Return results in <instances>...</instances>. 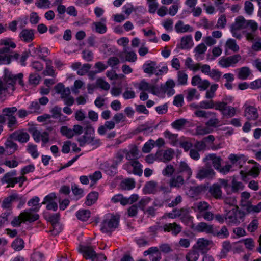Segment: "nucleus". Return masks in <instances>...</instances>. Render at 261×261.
<instances>
[{
    "instance_id": "1",
    "label": "nucleus",
    "mask_w": 261,
    "mask_h": 261,
    "mask_svg": "<svg viewBox=\"0 0 261 261\" xmlns=\"http://www.w3.org/2000/svg\"><path fill=\"white\" fill-rule=\"evenodd\" d=\"M3 77V80L0 79V94H12L15 90L17 81L21 86L24 85L22 73L14 74L9 69L5 68Z\"/></svg>"
},
{
    "instance_id": "2",
    "label": "nucleus",
    "mask_w": 261,
    "mask_h": 261,
    "mask_svg": "<svg viewBox=\"0 0 261 261\" xmlns=\"http://www.w3.org/2000/svg\"><path fill=\"white\" fill-rule=\"evenodd\" d=\"M119 217L112 214L106 215L101 222L100 230L103 233H111L119 225Z\"/></svg>"
},
{
    "instance_id": "3",
    "label": "nucleus",
    "mask_w": 261,
    "mask_h": 261,
    "mask_svg": "<svg viewBox=\"0 0 261 261\" xmlns=\"http://www.w3.org/2000/svg\"><path fill=\"white\" fill-rule=\"evenodd\" d=\"M38 211V208H29L25 210L20 214L19 217H15L11 222L13 227L20 226L22 222H34L39 218V215L37 214H33L32 212Z\"/></svg>"
},
{
    "instance_id": "4",
    "label": "nucleus",
    "mask_w": 261,
    "mask_h": 261,
    "mask_svg": "<svg viewBox=\"0 0 261 261\" xmlns=\"http://www.w3.org/2000/svg\"><path fill=\"white\" fill-rule=\"evenodd\" d=\"M246 213L239 210L238 206L229 211L225 215V221L230 226H237L243 221Z\"/></svg>"
},
{
    "instance_id": "5",
    "label": "nucleus",
    "mask_w": 261,
    "mask_h": 261,
    "mask_svg": "<svg viewBox=\"0 0 261 261\" xmlns=\"http://www.w3.org/2000/svg\"><path fill=\"white\" fill-rule=\"evenodd\" d=\"M123 169L126 170L129 174L141 176L143 173L142 165L138 161L128 162L123 165Z\"/></svg>"
},
{
    "instance_id": "6",
    "label": "nucleus",
    "mask_w": 261,
    "mask_h": 261,
    "mask_svg": "<svg viewBox=\"0 0 261 261\" xmlns=\"http://www.w3.org/2000/svg\"><path fill=\"white\" fill-rule=\"evenodd\" d=\"M206 166L210 167L213 166L217 170L220 169L222 159L221 157L217 156L216 154H208L205 156L203 160Z\"/></svg>"
},
{
    "instance_id": "7",
    "label": "nucleus",
    "mask_w": 261,
    "mask_h": 261,
    "mask_svg": "<svg viewBox=\"0 0 261 261\" xmlns=\"http://www.w3.org/2000/svg\"><path fill=\"white\" fill-rule=\"evenodd\" d=\"M77 142L79 143V145L81 147H84L86 144H91L92 146H99L100 140L99 139H95L94 137L92 135H86L79 137L77 139Z\"/></svg>"
},
{
    "instance_id": "8",
    "label": "nucleus",
    "mask_w": 261,
    "mask_h": 261,
    "mask_svg": "<svg viewBox=\"0 0 261 261\" xmlns=\"http://www.w3.org/2000/svg\"><path fill=\"white\" fill-rule=\"evenodd\" d=\"M241 59L239 55H234L226 58H222L219 61V64L223 68L233 66Z\"/></svg>"
},
{
    "instance_id": "9",
    "label": "nucleus",
    "mask_w": 261,
    "mask_h": 261,
    "mask_svg": "<svg viewBox=\"0 0 261 261\" xmlns=\"http://www.w3.org/2000/svg\"><path fill=\"white\" fill-rule=\"evenodd\" d=\"M9 138L24 143L29 140L30 136L27 132H24L23 130H17L10 134Z\"/></svg>"
},
{
    "instance_id": "10",
    "label": "nucleus",
    "mask_w": 261,
    "mask_h": 261,
    "mask_svg": "<svg viewBox=\"0 0 261 261\" xmlns=\"http://www.w3.org/2000/svg\"><path fill=\"white\" fill-rule=\"evenodd\" d=\"M99 168L106 174L110 176H114L117 173V168L116 166L111 164L109 161H106L101 163Z\"/></svg>"
},
{
    "instance_id": "11",
    "label": "nucleus",
    "mask_w": 261,
    "mask_h": 261,
    "mask_svg": "<svg viewBox=\"0 0 261 261\" xmlns=\"http://www.w3.org/2000/svg\"><path fill=\"white\" fill-rule=\"evenodd\" d=\"M175 155V151L172 148H168L165 150H161L158 152L156 155L160 160L163 162L170 161Z\"/></svg>"
},
{
    "instance_id": "12",
    "label": "nucleus",
    "mask_w": 261,
    "mask_h": 261,
    "mask_svg": "<svg viewBox=\"0 0 261 261\" xmlns=\"http://www.w3.org/2000/svg\"><path fill=\"white\" fill-rule=\"evenodd\" d=\"M163 230L165 232H170L175 236H177L182 230V227L176 223H166L163 225Z\"/></svg>"
},
{
    "instance_id": "13",
    "label": "nucleus",
    "mask_w": 261,
    "mask_h": 261,
    "mask_svg": "<svg viewBox=\"0 0 261 261\" xmlns=\"http://www.w3.org/2000/svg\"><path fill=\"white\" fill-rule=\"evenodd\" d=\"M79 251L83 254L85 259H91L92 261L96 253L93 247L91 246H80Z\"/></svg>"
},
{
    "instance_id": "14",
    "label": "nucleus",
    "mask_w": 261,
    "mask_h": 261,
    "mask_svg": "<svg viewBox=\"0 0 261 261\" xmlns=\"http://www.w3.org/2000/svg\"><path fill=\"white\" fill-rule=\"evenodd\" d=\"M215 174V172L212 167L206 166L200 169L197 172L196 177L199 179H202L205 178L212 177Z\"/></svg>"
},
{
    "instance_id": "15",
    "label": "nucleus",
    "mask_w": 261,
    "mask_h": 261,
    "mask_svg": "<svg viewBox=\"0 0 261 261\" xmlns=\"http://www.w3.org/2000/svg\"><path fill=\"white\" fill-rule=\"evenodd\" d=\"M51 113V118L58 119L60 122H64L68 120L67 117L62 113V108L56 106L50 111Z\"/></svg>"
},
{
    "instance_id": "16",
    "label": "nucleus",
    "mask_w": 261,
    "mask_h": 261,
    "mask_svg": "<svg viewBox=\"0 0 261 261\" xmlns=\"http://www.w3.org/2000/svg\"><path fill=\"white\" fill-rule=\"evenodd\" d=\"M175 86L174 81L172 79H169L165 84L161 85V91L162 92L166 93L168 96H171L175 92L173 89Z\"/></svg>"
},
{
    "instance_id": "17",
    "label": "nucleus",
    "mask_w": 261,
    "mask_h": 261,
    "mask_svg": "<svg viewBox=\"0 0 261 261\" xmlns=\"http://www.w3.org/2000/svg\"><path fill=\"white\" fill-rule=\"evenodd\" d=\"M139 89L142 91H146L151 92L154 95H156L159 93V90L155 85L150 84L146 82L145 80H143L139 84Z\"/></svg>"
},
{
    "instance_id": "18",
    "label": "nucleus",
    "mask_w": 261,
    "mask_h": 261,
    "mask_svg": "<svg viewBox=\"0 0 261 261\" xmlns=\"http://www.w3.org/2000/svg\"><path fill=\"white\" fill-rule=\"evenodd\" d=\"M32 54H31V56L32 57H36L38 56V57L44 61H46L45 57L49 54V50L46 47L41 48L39 47L38 48L34 47L32 49Z\"/></svg>"
},
{
    "instance_id": "19",
    "label": "nucleus",
    "mask_w": 261,
    "mask_h": 261,
    "mask_svg": "<svg viewBox=\"0 0 261 261\" xmlns=\"http://www.w3.org/2000/svg\"><path fill=\"white\" fill-rule=\"evenodd\" d=\"M10 46H5L0 49V59L3 64H8L10 63V59L9 55L12 53Z\"/></svg>"
},
{
    "instance_id": "20",
    "label": "nucleus",
    "mask_w": 261,
    "mask_h": 261,
    "mask_svg": "<svg viewBox=\"0 0 261 261\" xmlns=\"http://www.w3.org/2000/svg\"><path fill=\"white\" fill-rule=\"evenodd\" d=\"M56 92L61 95V98L63 99L70 95V89L69 87H65L64 85L61 83H58L55 87Z\"/></svg>"
},
{
    "instance_id": "21",
    "label": "nucleus",
    "mask_w": 261,
    "mask_h": 261,
    "mask_svg": "<svg viewBox=\"0 0 261 261\" xmlns=\"http://www.w3.org/2000/svg\"><path fill=\"white\" fill-rule=\"evenodd\" d=\"M244 107V115L247 119L254 120L258 118V113L255 108L250 106H247L246 105H245Z\"/></svg>"
},
{
    "instance_id": "22",
    "label": "nucleus",
    "mask_w": 261,
    "mask_h": 261,
    "mask_svg": "<svg viewBox=\"0 0 261 261\" xmlns=\"http://www.w3.org/2000/svg\"><path fill=\"white\" fill-rule=\"evenodd\" d=\"M34 30L32 29H23L19 34V37L23 41L29 43L31 42L34 37Z\"/></svg>"
},
{
    "instance_id": "23",
    "label": "nucleus",
    "mask_w": 261,
    "mask_h": 261,
    "mask_svg": "<svg viewBox=\"0 0 261 261\" xmlns=\"http://www.w3.org/2000/svg\"><path fill=\"white\" fill-rule=\"evenodd\" d=\"M143 71L149 74H154L157 68L156 63L154 61H147L142 66Z\"/></svg>"
},
{
    "instance_id": "24",
    "label": "nucleus",
    "mask_w": 261,
    "mask_h": 261,
    "mask_svg": "<svg viewBox=\"0 0 261 261\" xmlns=\"http://www.w3.org/2000/svg\"><path fill=\"white\" fill-rule=\"evenodd\" d=\"M209 192L217 199L222 198V192L221 189V186L219 184H215L210 187Z\"/></svg>"
},
{
    "instance_id": "25",
    "label": "nucleus",
    "mask_w": 261,
    "mask_h": 261,
    "mask_svg": "<svg viewBox=\"0 0 261 261\" xmlns=\"http://www.w3.org/2000/svg\"><path fill=\"white\" fill-rule=\"evenodd\" d=\"M184 184V179L181 175H177L173 176L169 181V186L170 188L181 187Z\"/></svg>"
},
{
    "instance_id": "26",
    "label": "nucleus",
    "mask_w": 261,
    "mask_h": 261,
    "mask_svg": "<svg viewBox=\"0 0 261 261\" xmlns=\"http://www.w3.org/2000/svg\"><path fill=\"white\" fill-rule=\"evenodd\" d=\"M246 20L242 16L236 18L235 22L230 27V29L241 30L245 28Z\"/></svg>"
},
{
    "instance_id": "27",
    "label": "nucleus",
    "mask_w": 261,
    "mask_h": 261,
    "mask_svg": "<svg viewBox=\"0 0 261 261\" xmlns=\"http://www.w3.org/2000/svg\"><path fill=\"white\" fill-rule=\"evenodd\" d=\"M175 29L177 33L191 32L193 31V28L189 24L185 25L184 22L179 20L175 25Z\"/></svg>"
},
{
    "instance_id": "28",
    "label": "nucleus",
    "mask_w": 261,
    "mask_h": 261,
    "mask_svg": "<svg viewBox=\"0 0 261 261\" xmlns=\"http://www.w3.org/2000/svg\"><path fill=\"white\" fill-rule=\"evenodd\" d=\"M7 154L11 155L18 149L17 144L12 140L8 139L5 142Z\"/></svg>"
},
{
    "instance_id": "29",
    "label": "nucleus",
    "mask_w": 261,
    "mask_h": 261,
    "mask_svg": "<svg viewBox=\"0 0 261 261\" xmlns=\"http://www.w3.org/2000/svg\"><path fill=\"white\" fill-rule=\"evenodd\" d=\"M192 38L191 35H187L181 39L180 48L182 49H188L192 46Z\"/></svg>"
},
{
    "instance_id": "30",
    "label": "nucleus",
    "mask_w": 261,
    "mask_h": 261,
    "mask_svg": "<svg viewBox=\"0 0 261 261\" xmlns=\"http://www.w3.org/2000/svg\"><path fill=\"white\" fill-rule=\"evenodd\" d=\"M90 215L91 212L88 210L81 209L76 213L77 218L82 221H87L90 217Z\"/></svg>"
},
{
    "instance_id": "31",
    "label": "nucleus",
    "mask_w": 261,
    "mask_h": 261,
    "mask_svg": "<svg viewBox=\"0 0 261 261\" xmlns=\"http://www.w3.org/2000/svg\"><path fill=\"white\" fill-rule=\"evenodd\" d=\"M157 183L154 181L147 182L143 188V192L145 194L154 193L156 190Z\"/></svg>"
},
{
    "instance_id": "32",
    "label": "nucleus",
    "mask_w": 261,
    "mask_h": 261,
    "mask_svg": "<svg viewBox=\"0 0 261 261\" xmlns=\"http://www.w3.org/2000/svg\"><path fill=\"white\" fill-rule=\"evenodd\" d=\"M12 248L16 251H19L24 247V242L20 238H16L11 244Z\"/></svg>"
},
{
    "instance_id": "33",
    "label": "nucleus",
    "mask_w": 261,
    "mask_h": 261,
    "mask_svg": "<svg viewBox=\"0 0 261 261\" xmlns=\"http://www.w3.org/2000/svg\"><path fill=\"white\" fill-rule=\"evenodd\" d=\"M98 194L96 192H91L86 196L85 204L87 206H91L97 200Z\"/></svg>"
},
{
    "instance_id": "34",
    "label": "nucleus",
    "mask_w": 261,
    "mask_h": 261,
    "mask_svg": "<svg viewBox=\"0 0 261 261\" xmlns=\"http://www.w3.org/2000/svg\"><path fill=\"white\" fill-rule=\"evenodd\" d=\"M164 137L168 139L170 141V143L173 145L176 146L178 142V135L176 134H173L168 130H166L164 133Z\"/></svg>"
},
{
    "instance_id": "35",
    "label": "nucleus",
    "mask_w": 261,
    "mask_h": 261,
    "mask_svg": "<svg viewBox=\"0 0 261 261\" xmlns=\"http://www.w3.org/2000/svg\"><path fill=\"white\" fill-rule=\"evenodd\" d=\"M135 187V181L133 178H127L121 182V187L124 190H130Z\"/></svg>"
},
{
    "instance_id": "36",
    "label": "nucleus",
    "mask_w": 261,
    "mask_h": 261,
    "mask_svg": "<svg viewBox=\"0 0 261 261\" xmlns=\"http://www.w3.org/2000/svg\"><path fill=\"white\" fill-rule=\"evenodd\" d=\"M194 206L196 209L195 211H197L200 213H204L211 208V206L209 204L205 201H200L197 202L194 204Z\"/></svg>"
},
{
    "instance_id": "37",
    "label": "nucleus",
    "mask_w": 261,
    "mask_h": 261,
    "mask_svg": "<svg viewBox=\"0 0 261 261\" xmlns=\"http://www.w3.org/2000/svg\"><path fill=\"white\" fill-rule=\"evenodd\" d=\"M251 73V70L248 67H243L239 69L238 77L241 80H246Z\"/></svg>"
},
{
    "instance_id": "38",
    "label": "nucleus",
    "mask_w": 261,
    "mask_h": 261,
    "mask_svg": "<svg viewBox=\"0 0 261 261\" xmlns=\"http://www.w3.org/2000/svg\"><path fill=\"white\" fill-rule=\"evenodd\" d=\"M199 254L198 250L193 248L190 250L186 255L187 261H197L199 258Z\"/></svg>"
},
{
    "instance_id": "39",
    "label": "nucleus",
    "mask_w": 261,
    "mask_h": 261,
    "mask_svg": "<svg viewBox=\"0 0 261 261\" xmlns=\"http://www.w3.org/2000/svg\"><path fill=\"white\" fill-rule=\"evenodd\" d=\"M214 236L220 239H226L229 236V232L226 226H223L220 230H215Z\"/></svg>"
},
{
    "instance_id": "40",
    "label": "nucleus",
    "mask_w": 261,
    "mask_h": 261,
    "mask_svg": "<svg viewBox=\"0 0 261 261\" xmlns=\"http://www.w3.org/2000/svg\"><path fill=\"white\" fill-rule=\"evenodd\" d=\"M71 190L74 195L78 200L84 196V190L82 188H79V186L73 183L71 184Z\"/></svg>"
},
{
    "instance_id": "41",
    "label": "nucleus",
    "mask_w": 261,
    "mask_h": 261,
    "mask_svg": "<svg viewBox=\"0 0 261 261\" xmlns=\"http://www.w3.org/2000/svg\"><path fill=\"white\" fill-rule=\"evenodd\" d=\"M139 152L136 148L131 149L126 154V159L130 161H138Z\"/></svg>"
},
{
    "instance_id": "42",
    "label": "nucleus",
    "mask_w": 261,
    "mask_h": 261,
    "mask_svg": "<svg viewBox=\"0 0 261 261\" xmlns=\"http://www.w3.org/2000/svg\"><path fill=\"white\" fill-rule=\"evenodd\" d=\"M29 114L37 113L40 114L41 110L39 103L37 101H32L29 106Z\"/></svg>"
},
{
    "instance_id": "43",
    "label": "nucleus",
    "mask_w": 261,
    "mask_h": 261,
    "mask_svg": "<svg viewBox=\"0 0 261 261\" xmlns=\"http://www.w3.org/2000/svg\"><path fill=\"white\" fill-rule=\"evenodd\" d=\"M124 54L125 56V61L130 62H134L137 60V55L134 51H128L126 50L122 53L120 57H122Z\"/></svg>"
},
{
    "instance_id": "44",
    "label": "nucleus",
    "mask_w": 261,
    "mask_h": 261,
    "mask_svg": "<svg viewBox=\"0 0 261 261\" xmlns=\"http://www.w3.org/2000/svg\"><path fill=\"white\" fill-rule=\"evenodd\" d=\"M243 189V186L241 182L237 181L235 179H233L232 181V185L230 186V194L232 193H237L238 192L239 190H242Z\"/></svg>"
},
{
    "instance_id": "45",
    "label": "nucleus",
    "mask_w": 261,
    "mask_h": 261,
    "mask_svg": "<svg viewBox=\"0 0 261 261\" xmlns=\"http://www.w3.org/2000/svg\"><path fill=\"white\" fill-rule=\"evenodd\" d=\"M250 163H255V165L253 166L249 171V174L253 177H256L259 174L260 170H261V166L257 164L256 162L251 161H249Z\"/></svg>"
},
{
    "instance_id": "46",
    "label": "nucleus",
    "mask_w": 261,
    "mask_h": 261,
    "mask_svg": "<svg viewBox=\"0 0 261 261\" xmlns=\"http://www.w3.org/2000/svg\"><path fill=\"white\" fill-rule=\"evenodd\" d=\"M124 159V154L121 152H117L113 158L112 159V164L117 168L118 165L122 162Z\"/></svg>"
},
{
    "instance_id": "47",
    "label": "nucleus",
    "mask_w": 261,
    "mask_h": 261,
    "mask_svg": "<svg viewBox=\"0 0 261 261\" xmlns=\"http://www.w3.org/2000/svg\"><path fill=\"white\" fill-rule=\"evenodd\" d=\"M14 177H12L10 174H8L7 173L1 179V182L3 184L5 183L8 184V185L7 186V188L14 187Z\"/></svg>"
},
{
    "instance_id": "48",
    "label": "nucleus",
    "mask_w": 261,
    "mask_h": 261,
    "mask_svg": "<svg viewBox=\"0 0 261 261\" xmlns=\"http://www.w3.org/2000/svg\"><path fill=\"white\" fill-rule=\"evenodd\" d=\"M188 75L182 71H179L177 73L178 85H185L187 83Z\"/></svg>"
},
{
    "instance_id": "49",
    "label": "nucleus",
    "mask_w": 261,
    "mask_h": 261,
    "mask_svg": "<svg viewBox=\"0 0 261 261\" xmlns=\"http://www.w3.org/2000/svg\"><path fill=\"white\" fill-rule=\"evenodd\" d=\"M27 150L29 153L31 154V156L34 159H36L38 157L39 153L37 151V146L36 145L29 143L28 144Z\"/></svg>"
},
{
    "instance_id": "50",
    "label": "nucleus",
    "mask_w": 261,
    "mask_h": 261,
    "mask_svg": "<svg viewBox=\"0 0 261 261\" xmlns=\"http://www.w3.org/2000/svg\"><path fill=\"white\" fill-rule=\"evenodd\" d=\"M17 109L15 107L5 108L2 110L3 114L8 117V118L11 117H15L14 114L16 112Z\"/></svg>"
},
{
    "instance_id": "51",
    "label": "nucleus",
    "mask_w": 261,
    "mask_h": 261,
    "mask_svg": "<svg viewBox=\"0 0 261 261\" xmlns=\"http://www.w3.org/2000/svg\"><path fill=\"white\" fill-rule=\"evenodd\" d=\"M40 76L36 73H31L29 77V83L30 85L36 86L39 83Z\"/></svg>"
},
{
    "instance_id": "52",
    "label": "nucleus",
    "mask_w": 261,
    "mask_h": 261,
    "mask_svg": "<svg viewBox=\"0 0 261 261\" xmlns=\"http://www.w3.org/2000/svg\"><path fill=\"white\" fill-rule=\"evenodd\" d=\"M213 131V128L209 127L208 125L205 126H199L197 127L196 133L198 135H203L210 134Z\"/></svg>"
},
{
    "instance_id": "53",
    "label": "nucleus",
    "mask_w": 261,
    "mask_h": 261,
    "mask_svg": "<svg viewBox=\"0 0 261 261\" xmlns=\"http://www.w3.org/2000/svg\"><path fill=\"white\" fill-rule=\"evenodd\" d=\"M7 125L9 130L11 131L16 129L18 125V123L16 117H11V118H8Z\"/></svg>"
},
{
    "instance_id": "54",
    "label": "nucleus",
    "mask_w": 261,
    "mask_h": 261,
    "mask_svg": "<svg viewBox=\"0 0 261 261\" xmlns=\"http://www.w3.org/2000/svg\"><path fill=\"white\" fill-rule=\"evenodd\" d=\"M236 109L231 106H227L226 105L225 110L223 111L222 114L227 118L233 117L236 114Z\"/></svg>"
},
{
    "instance_id": "55",
    "label": "nucleus",
    "mask_w": 261,
    "mask_h": 261,
    "mask_svg": "<svg viewBox=\"0 0 261 261\" xmlns=\"http://www.w3.org/2000/svg\"><path fill=\"white\" fill-rule=\"evenodd\" d=\"M226 46L234 52L238 51L239 49V46L237 44L236 41L233 39H228L226 43Z\"/></svg>"
},
{
    "instance_id": "56",
    "label": "nucleus",
    "mask_w": 261,
    "mask_h": 261,
    "mask_svg": "<svg viewBox=\"0 0 261 261\" xmlns=\"http://www.w3.org/2000/svg\"><path fill=\"white\" fill-rule=\"evenodd\" d=\"M197 93V90L194 88H190L188 90V94L186 96V99L188 101H191L194 97L197 99H198L199 98V94L196 95Z\"/></svg>"
},
{
    "instance_id": "57",
    "label": "nucleus",
    "mask_w": 261,
    "mask_h": 261,
    "mask_svg": "<svg viewBox=\"0 0 261 261\" xmlns=\"http://www.w3.org/2000/svg\"><path fill=\"white\" fill-rule=\"evenodd\" d=\"M60 132L63 136L69 139H71L74 136L72 129L69 128L66 126H62L60 128Z\"/></svg>"
},
{
    "instance_id": "58",
    "label": "nucleus",
    "mask_w": 261,
    "mask_h": 261,
    "mask_svg": "<svg viewBox=\"0 0 261 261\" xmlns=\"http://www.w3.org/2000/svg\"><path fill=\"white\" fill-rule=\"evenodd\" d=\"M93 24L95 26V30L97 33L104 34L107 32L106 25L101 22H94Z\"/></svg>"
},
{
    "instance_id": "59",
    "label": "nucleus",
    "mask_w": 261,
    "mask_h": 261,
    "mask_svg": "<svg viewBox=\"0 0 261 261\" xmlns=\"http://www.w3.org/2000/svg\"><path fill=\"white\" fill-rule=\"evenodd\" d=\"M180 219L185 223H188L191 221L192 217L190 216L189 211L187 209H183Z\"/></svg>"
},
{
    "instance_id": "60",
    "label": "nucleus",
    "mask_w": 261,
    "mask_h": 261,
    "mask_svg": "<svg viewBox=\"0 0 261 261\" xmlns=\"http://www.w3.org/2000/svg\"><path fill=\"white\" fill-rule=\"evenodd\" d=\"M96 86L105 90H108L110 88V84L102 79L99 78L96 80Z\"/></svg>"
},
{
    "instance_id": "61",
    "label": "nucleus",
    "mask_w": 261,
    "mask_h": 261,
    "mask_svg": "<svg viewBox=\"0 0 261 261\" xmlns=\"http://www.w3.org/2000/svg\"><path fill=\"white\" fill-rule=\"evenodd\" d=\"M187 120L185 119H179L172 123L171 126L176 129L179 130L185 125Z\"/></svg>"
},
{
    "instance_id": "62",
    "label": "nucleus",
    "mask_w": 261,
    "mask_h": 261,
    "mask_svg": "<svg viewBox=\"0 0 261 261\" xmlns=\"http://www.w3.org/2000/svg\"><path fill=\"white\" fill-rule=\"evenodd\" d=\"M154 144L155 142L153 140L150 139L144 144L142 149V151L144 153H149L154 147Z\"/></svg>"
},
{
    "instance_id": "63",
    "label": "nucleus",
    "mask_w": 261,
    "mask_h": 261,
    "mask_svg": "<svg viewBox=\"0 0 261 261\" xmlns=\"http://www.w3.org/2000/svg\"><path fill=\"white\" fill-rule=\"evenodd\" d=\"M147 1L149 7V12L150 13H155L159 6L156 0H147Z\"/></svg>"
},
{
    "instance_id": "64",
    "label": "nucleus",
    "mask_w": 261,
    "mask_h": 261,
    "mask_svg": "<svg viewBox=\"0 0 261 261\" xmlns=\"http://www.w3.org/2000/svg\"><path fill=\"white\" fill-rule=\"evenodd\" d=\"M222 72L218 69H212L209 74V76L216 82L219 81Z\"/></svg>"
}]
</instances>
